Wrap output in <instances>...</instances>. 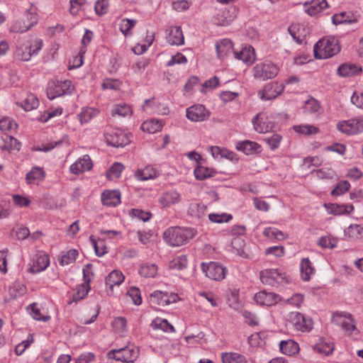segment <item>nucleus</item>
Returning a JSON list of instances; mask_svg holds the SVG:
<instances>
[{
    "mask_svg": "<svg viewBox=\"0 0 363 363\" xmlns=\"http://www.w3.org/2000/svg\"><path fill=\"white\" fill-rule=\"evenodd\" d=\"M151 326L155 330H161L166 333H171L174 330L172 324L166 319L161 318H155L151 323Z\"/></svg>",
    "mask_w": 363,
    "mask_h": 363,
    "instance_id": "nucleus-45",
    "label": "nucleus"
},
{
    "mask_svg": "<svg viewBox=\"0 0 363 363\" xmlns=\"http://www.w3.org/2000/svg\"><path fill=\"white\" fill-rule=\"evenodd\" d=\"M254 300L261 306H270L281 301V298L274 293L261 291L255 295Z\"/></svg>",
    "mask_w": 363,
    "mask_h": 363,
    "instance_id": "nucleus-19",
    "label": "nucleus"
},
{
    "mask_svg": "<svg viewBox=\"0 0 363 363\" xmlns=\"http://www.w3.org/2000/svg\"><path fill=\"white\" fill-rule=\"evenodd\" d=\"M139 356V350L135 346H129L118 350H113L108 352V359L121 362H133Z\"/></svg>",
    "mask_w": 363,
    "mask_h": 363,
    "instance_id": "nucleus-6",
    "label": "nucleus"
},
{
    "mask_svg": "<svg viewBox=\"0 0 363 363\" xmlns=\"http://www.w3.org/2000/svg\"><path fill=\"white\" fill-rule=\"evenodd\" d=\"M167 42L172 45H182L184 44V38L183 32L179 26L171 27L167 35Z\"/></svg>",
    "mask_w": 363,
    "mask_h": 363,
    "instance_id": "nucleus-30",
    "label": "nucleus"
},
{
    "mask_svg": "<svg viewBox=\"0 0 363 363\" xmlns=\"http://www.w3.org/2000/svg\"><path fill=\"white\" fill-rule=\"evenodd\" d=\"M288 30L293 39L298 44L304 42L311 33L308 24H291Z\"/></svg>",
    "mask_w": 363,
    "mask_h": 363,
    "instance_id": "nucleus-16",
    "label": "nucleus"
},
{
    "mask_svg": "<svg viewBox=\"0 0 363 363\" xmlns=\"http://www.w3.org/2000/svg\"><path fill=\"white\" fill-rule=\"evenodd\" d=\"M127 321L123 317H117L112 322V327L114 331L121 335L125 333Z\"/></svg>",
    "mask_w": 363,
    "mask_h": 363,
    "instance_id": "nucleus-57",
    "label": "nucleus"
},
{
    "mask_svg": "<svg viewBox=\"0 0 363 363\" xmlns=\"http://www.w3.org/2000/svg\"><path fill=\"white\" fill-rule=\"evenodd\" d=\"M143 109L148 113L167 115L169 113V108L166 104L154 99L145 100Z\"/></svg>",
    "mask_w": 363,
    "mask_h": 363,
    "instance_id": "nucleus-20",
    "label": "nucleus"
},
{
    "mask_svg": "<svg viewBox=\"0 0 363 363\" xmlns=\"http://www.w3.org/2000/svg\"><path fill=\"white\" fill-rule=\"evenodd\" d=\"M317 243L323 249H333L337 247L338 239L331 235H324L318 239Z\"/></svg>",
    "mask_w": 363,
    "mask_h": 363,
    "instance_id": "nucleus-48",
    "label": "nucleus"
},
{
    "mask_svg": "<svg viewBox=\"0 0 363 363\" xmlns=\"http://www.w3.org/2000/svg\"><path fill=\"white\" fill-rule=\"evenodd\" d=\"M350 188V184L347 181H342L332 190L331 194L335 196H340L347 191Z\"/></svg>",
    "mask_w": 363,
    "mask_h": 363,
    "instance_id": "nucleus-62",
    "label": "nucleus"
},
{
    "mask_svg": "<svg viewBox=\"0 0 363 363\" xmlns=\"http://www.w3.org/2000/svg\"><path fill=\"white\" fill-rule=\"evenodd\" d=\"M99 111L95 108L84 107L79 113L78 117L82 124L89 123L92 118L97 116Z\"/></svg>",
    "mask_w": 363,
    "mask_h": 363,
    "instance_id": "nucleus-40",
    "label": "nucleus"
},
{
    "mask_svg": "<svg viewBox=\"0 0 363 363\" xmlns=\"http://www.w3.org/2000/svg\"><path fill=\"white\" fill-rule=\"evenodd\" d=\"M304 11L309 16H315L328 6L326 0H313L310 3H304Z\"/></svg>",
    "mask_w": 363,
    "mask_h": 363,
    "instance_id": "nucleus-29",
    "label": "nucleus"
},
{
    "mask_svg": "<svg viewBox=\"0 0 363 363\" xmlns=\"http://www.w3.org/2000/svg\"><path fill=\"white\" fill-rule=\"evenodd\" d=\"M163 123L160 120L151 119L144 121L141 125V129L144 132L153 134L162 130Z\"/></svg>",
    "mask_w": 363,
    "mask_h": 363,
    "instance_id": "nucleus-38",
    "label": "nucleus"
},
{
    "mask_svg": "<svg viewBox=\"0 0 363 363\" xmlns=\"http://www.w3.org/2000/svg\"><path fill=\"white\" fill-rule=\"evenodd\" d=\"M254 130L259 133H267L275 128L273 115L268 112H260L252 118Z\"/></svg>",
    "mask_w": 363,
    "mask_h": 363,
    "instance_id": "nucleus-4",
    "label": "nucleus"
},
{
    "mask_svg": "<svg viewBox=\"0 0 363 363\" xmlns=\"http://www.w3.org/2000/svg\"><path fill=\"white\" fill-rule=\"evenodd\" d=\"M279 67L272 62L257 64L253 67V77L260 81H265L275 77L279 73Z\"/></svg>",
    "mask_w": 363,
    "mask_h": 363,
    "instance_id": "nucleus-5",
    "label": "nucleus"
},
{
    "mask_svg": "<svg viewBox=\"0 0 363 363\" xmlns=\"http://www.w3.org/2000/svg\"><path fill=\"white\" fill-rule=\"evenodd\" d=\"M345 234L352 238H359L363 237V226L360 225H350L346 230Z\"/></svg>",
    "mask_w": 363,
    "mask_h": 363,
    "instance_id": "nucleus-58",
    "label": "nucleus"
},
{
    "mask_svg": "<svg viewBox=\"0 0 363 363\" xmlns=\"http://www.w3.org/2000/svg\"><path fill=\"white\" fill-rule=\"evenodd\" d=\"M13 204L19 208L28 207L31 203V201L28 197L19 194H13L12 196Z\"/></svg>",
    "mask_w": 363,
    "mask_h": 363,
    "instance_id": "nucleus-61",
    "label": "nucleus"
},
{
    "mask_svg": "<svg viewBox=\"0 0 363 363\" xmlns=\"http://www.w3.org/2000/svg\"><path fill=\"white\" fill-rule=\"evenodd\" d=\"M334 348L335 345L333 342L325 338L320 339L319 341L313 346L315 351L326 356L331 354Z\"/></svg>",
    "mask_w": 363,
    "mask_h": 363,
    "instance_id": "nucleus-32",
    "label": "nucleus"
},
{
    "mask_svg": "<svg viewBox=\"0 0 363 363\" xmlns=\"http://www.w3.org/2000/svg\"><path fill=\"white\" fill-rule=\"evenodd\" d=\"M201 267L203 272L211 279L220 281L225 278V268L218 262L202 263Z\"/></svg>",
    "mask_w": 363,
    "mask_h": 363,
    "instance_id": "nucleus-14",
    "label": "nucleus"
},
{
    "mask_svg": "<svg viewBox=\"0 0 363 363\" xmlns=\"http://www.w3.org/2000/svg\"><path fill=\"white\" fill-rule=\"evenodd\" d=\"M155 39V32L154 31H147V35L145 39L144 44H138L133 48V51L135 53L138 55L143 54L145 52L147 48L152 45Z\"/></svg>",
    "mask_w": 363,
    "mask_h": 363,
    "instance_id": "nucleus-46",
    "label": "nucleus"
},
{
    "mask_svg": "<svg viewBox=\"0 0 363 363\" xmlns=\"http://www.w3.org/2000/svg\"><path fill=\"white\" fill-rule=\"evenodd\" d=\"M45 178V172L42 167H33L26 176V183L31 185H38Z\"/></svg>",
    "mask_w": 363,
    "mask_h": 363,
    "instance_id": "nucleus-25",
    "label": "nucleus"
},
{
    "mask_svg": "<svg viewBox=\"0 0 363 363\" xmlns=\"http://www.w3.org/2000/svg\"><path fill=\"white\" fill-rule=\"evenodd\" d=\"M108 144L113 147H123L129 144L130 138L127 133L116 130L107 137Z\"/></svg>",
    "mask_w": 363,
    "mask_h": 363,
    "instance_id": "nucleus-22",
    "label": "nucleus"
},
{
    "mask_svg": "<svg viewBox=\"0 0 363 363\" xmlns=\"http://www.w3.org/2000/svg\"><path fill=\"white\" fill-rule=\"evenodd\" d=\"M133 111L130 106L125 104H116L113 106L111 110V114L113 116H131Z\"/></svg>",
    "mask_w": 363,
    "mask_h": 363,
    "instance_id": "nucleus-51",
    "label": "nucleus"
},
{
    "mask_svg": "<svg viewBox=\"0 0 363 363\" xmlns=\"http://www.w3.org/2000/svg\"><path fill=\"white\" fill-rule=\"evenodd\" d=\"M210 115V111L202 104H194L186 109V116L192 122L206 121Z\"/></svg>",
    "mask_w": 363,
    "mask_h": 363,
    "instance_id": "nucleus-13",
    "label": "nucleus"
},
{
    "mask_svg": "<svg viewBox=\"0 0 363 363\" xmlns=\"http://www.w3.org/2000/svg\"><path fill=\"white\" fill-rule=\"evenodd\" d=\"M320 109V104L317 100L311 98L307 100L303 105V110L306 113H315Z\"/></svg>",
    "mask_w": 363,
    "mask_h": 363,
    "instance_id": "nucleus-60",
    "label": "nucleus"
},
{
    "mask_svg": "<svg viewBox=\"0 0 363 363\" xmlns=\"http://www.w3.org/2000/svg\"><path fill=\"white\" fill-rule=\"evenodd\" d=\"M90 241L94 248L96 255L98 257H102L107 253L108 250L105 245L104 239L99 238L98 240H95L92 236H91Z\"/></svg>",
    "mask_w": 363,
    "mask_h": 363,
    "instance_id": "nucleus-53",
    "label": "nucleus"
},
{
    "mask_svg": "<svg viewBox=\"0 0 363 363\" xmlns=\"http://www.w3.org/2000/svg\"><path fill=\"white\" fill-rule=\"evenodd\" d=\"M73 90L71 81L50 82L47 87V96L52 100L64 94H70Z\"/></svg>",
    "mask_w": 363,
    "mask_h": 363,
    "instance_id": "nucleus-7",
    "label": "nucleus"
},
{
    "mask_svg": "<svg viewBox=\"0 0 363 363\" xmlns=\"http://www.w3.org/2000/svg\"><path fill=\"white\" fill-rule=\"evenodd\" d=\"M232 218V215L226 213L208 214V219L215 223H228Z\"/></svg>",
    "mask_w": 363,
    "mask_h": 363,
    "instance_id": "nucleus-59",
    "label": "nucleus"
},
{
    "mask_svg": "<svg viewBox=\"0 0 363 363\" xmlns=\"http://www.w3.org/2000/svg\"><path fill=\"white\" fill-rule=\"evenodd\" d=\"M289 318L296 328L302 332H308L313 328V320L311 318L306 317L298 312H293L290 314Z\"/></svg>",
    "mask_w": 363,
    "mask_h": 363,
    "instance_id": "nucleus-17",
    "label": "nucleus"
},
{
    "mask_svg": "<svg viewBox=\"0 0 363 363\" xmlns=\"http://www.w3.org/2000/svg\"><path fill=\"white\" fill-rule=\"evenodd\" d=\"M158 272V267L153 263H144L141 264L139 273L142 277L146 278H154Z\"/></svg>",
    "mask_w": 363,
    "mask_h": 363,
    "instance_id": "nucleus-43",
    "label": "nucleus"
},
{
    "mask_svg": "<svg viewBox=\"0 0 363 363\" xmlns=\"http://www.w3.org/2000/svg\"><path fill=\"white\" fill-rule=\"evenodd\" d=\"M339 131L347 135H356L363 132V118H352L340 121L337 124Z\"/></svg>",
    "mask_w": 363,
    "mask_h": 363,
    "instance_id": "nucleus-9",
    "label": "nucleus"
},
{
    "mask_svg": "<svg viewBox=\"0 0 363 363\" xmlns=\"http://www.w3.org/2000/svg\"><path fill=\"white\" fill-rule=\"evenodd\" d=\"M90 289L89 284L83 283L77 285L74 289L72 295V300L74 302H77L83 299L88 294Z\"/></svg>",
    "mask_w": 363,
    "mask_h": 363,
    "instance_id": "nucleus-42",
    "label": "nucleus"
},
{
    "mask_svg": "<svg viewBox=\"0 0 363 363\" xmlns=\"http://www.w3.org/2000/svg\"><path fill=\"white\" fill-rule=\"evenodd\" d=\"M340 51V45L338 40L331 36L320 39L313 47L314 56L319 60L330 58Z\"/></svg>",
    "mask_w": 363,
    "mask_h": 363,
    "instance_id": "nucleus-3",
    "label": "nucleus"
},
{
    "mask_svg": "<svg viewBox=\"0 0 363 363\" xmlns=\"http://www.w3.org/2000/svg\"><path fill=\"white\" fill-rule=\"evenodd\" d=\"M125 279V276L119 270H113L106 279V284L110 288H113L114 286L121 285Z\"/></svg>",
    "mask_w": 363,
    "mask_h": 363,
    "instance_id": "nucleus-39",
    "label": "nucleus"
},
{
    "mask_svg": "<svg viewBox=\"0 0 363 363\" xmlns=\"http://www.w3.org/2000/svg\"><path fill=\"white\" fill-rule=\"evenodd\" d=\"M216 50L218 58L223 60L231 53L234 54L233 42L229 39H222L216 42Z\"/></svg>",
    "mask_w": 363,
    "mask_h": 363,
    "instance_id": "nucleus-24",
    "label": "nucleus"
},
{
    "mask_svg": "<svg viewBox=\"0 0 363 363\" xmlns=\"http://www.w3.org/2000/svg\"><path fill=\"white\" fill-rule=\"evenodd\" d=\"M195 235V230L189 228L171 227L163 234L165 242L172 247H179L186 244Z\"/></svg>",
    "mask_w": 363,
    "mask_h": 363,
    "instance_id": "nucleus-2",
    "label": "nucleus"
},
{
    "mask_svg": "<svg viewBox=\"0 0 363 363\" xmlns=\"http://www.w3.org/2000/svg\"><path fill=\"white\" fill-rule=\"evenodd\" d=\"M159 175V172L151 166H147L143 169H137L134 173L135 179L140 182L155 179Z\"/></svg>",
    "mask_w": 363,
    "mask_h": 363,
    "instance_id": "nucleus-28",
    "label": "nucleus"
},
{
    "mask_svg": "<svg viewBox=\"0 0 363 363\" xmlns=\"http://www.w3.org/2000/svg\"><path fill=\"white\" fill-rule=\"evenodd\" d=\"M43 47V41L38 38H33L24 43H18L13 51V58L21 62H28L31 57L39 54Z\"/></svg>",
    "mask_w": 363,
    "mask_h": 363,
    "instance_id": "nucleus-1",
    "label": "nucleus"
},
{
    "mask_svg": "<svg viewBox=\"0 0 363 363\" xmlns=\"http://www.w3.org/2000/svg\"><path fill=\"white\" fill-rule=\"evenodd\" d=\"M300 272L301 279L308 281L315 273V269L308 258H303L300 263Z\"/></svg>",
    "mask_w": 363,
    "mask_h": 363,
    "instance_id": "nucleus-33",
    "label": "nucleus"
},
{
    "mask_svg": "<svg viewBox=\"0 0 363 363\" xmlns=\"http://www.w3.org/2000/svg\"><path fill=\"white\" fill-rule=\"evenodd\" d=\"M50 265V257L44 252H38L28 264V272L31 274L40 273Z\"/></svg>",
    "mask_w": 363,
    "mask_h": 363,
    "instance_id": "nucleus-11",
    "label": "nucleus"
},
{
    "mask_svg": "<svg viewBox=\"0 0 363 363\" xmlns=\"http://www.w3.org/2000/svg\"><path fill=\"white\" fill-rule=\"evenodd\" d=\"M17 123L9 117L0 118V130L5 133L14 132L17 128Z\"/></svg>",
    "mask_w": 363,
    "mask_h": 363,
    "instance_id": "nucleus-52",
    "label": "nucleus"
},
{
    "mask_svg": "<svg viewBox=\"0 0 363 363\" xmlns=\"http://www.w3.org/2000/svg\"><path fill=\"white\" fill-rule=\"evenodd\" d=\"M101 201L104 206H116L121 203V194L118 190H106L101 194Z\"/></svg>",
    "mask_w": 363,
    "mask_h": 363,
    "instance_id": "nucleus-27",
    "label": "nucleus"
},
{
    "mask_svg": "<svg viewBox=\"0 0 363 363\" xmlns=\"http://www.w3.org/2000/svg\"><path fill=\"white\" fill-rule=\"evenodd\" d=\"M332 320L335 325L341 327L346 333L350 334L355 330V325L351 315L347 313H334Z\"/></svg>",
    "mask_w": 363,
    "mask_h": 363,
    "instance_id": "nucleus-15",
    "label": "nucleus"
},
{
    "mask_svg": "<svg viewBox=\"0 0 363 363\" xmlns=\"http://www.w3.org/2000/svg\"><path fill=\"white\" fill-rule=\"evenodd\" d=\"M284 86L277 82L266 84L263 88L258 91L257 96L262 101L275 99L284 91Z\"/></svg>",
    "mask_w": 363,
    "mask_h": 363,
    "instance_id": "nucleus-10",
    "label": "nucleus"
},
{
    "mask_svg": "<svg viewBox=\"0 0 363 363\" xmlns=\"http://www.w3.org/2000/svg\"><path fill=\"white\" fill-rule=\"evenodd\" d=\"M213 174V172L211 169L202 165H198L194 169L195 177L199 180H203L208 177H212Z\"/></svg>",
    "mask_w": 363,
    "mask_h": 363,
    "instance_id": "nucleus-56",
    "label": "nucleus"
},
{
    "mask_svg": "<svg viewBox=\"0 0 363 363\" xmlns=\"http://www.w3.org/2000/svg\"><path fill=\"white\" fill-rule=\"evenodd\" d=\"M39 105V101L35 95L33 94H28L27 96L21 102V107L26 111H30L36 108Z\"/></svg>",
    "mask_w": 363,
    "mask_h": 363,
    "instance_id": "nucleus-47",
    "label": "nucleus"
},
{
    "mask_svg": "<svg viewBox=\"0 0 363 363\" xmlns=\"http://www.w3.org/2000/svg\"><path fill=\"white\" fill-rule=\"evenodd\" d=\"M351 102L357 108L363 110V91H354L351 96Z\"/></svg>",
    "mask_w": 363,
    "mask_h": 363,
    "instance_id": "nucleus-64",
    "label": "nucleus"
},
{
    "mask_svg": "<svg viewBox=\"0 0 363 363\" xmlns=\"http://www.w3.org/2000/svg\"><path fill=\"white\" fill-rule=\"evenodd\" d=\"M124 166L121 163L116 162L106 172V177L111 180L116 179L121 177Z\"/></svg>",
    "mask_w": 363,
    "mask_h": 363,
    "instance_id": "nucleus-55",
    "label": "nucleus"
},
{
    "mask_svg": "<svg viewBox=\"0 0 363 363\" xmlns=\"http://www.w3.org/2000/svg\"><path fill=\"white\" fill-rule=\"evenodd\" d=\"M92 162L90 157L87 155H83L77 159L69 167V171L74 174H79L84 172L89 171L92 168Z\"/></svg>",
    "mask_w": 363,
    "mask_h": 363,
    "instance_id": "nucleus-18",
    "label": "nucleus"
},
{
    "mask_svg": "<svg viewBox=\"0 0 363 363\" xmlns=\"http://www.w3.org/2000/svg\"><path fill=\"white\" fill-rule=\"evenodd\" d=\"M187 266V258L185 255H179L172 259L169 263V267L172 269L182 270Z\"/></svg>",
    "mask_w": 363,
    "mask_h": 363,
    "instance_id": "nucleus-54",
    "label": "nucleus"
},
{
    "mask_svg": "<svg viewBox=\"0 0 363 363\" xmlns=\"http://www.w3.org/2000/svg\"><path fill=\"white\" fill-rule=\"evenodd\" d=\"M263 235L271 240H284L288 238L287 235L274 227H268L264 228Z\"/></svg>",
    "mask_w": 363,
    "mask_h": 363,
    "instance_id": "nucleus-41",
    "label": "nucleus"
},
{
    "mask_svg": "<svg viewBox=\"0 0 363 363\" xmlns=\"http://www.w3.org/2000/svg\"><path fill=\"white\" fill-rule=\"evenodd\" d=\"M235 148L247 155L259 154L262 151L261 145L251 140L238 141L235 144Z\"/></svg>",
    "mask_w": 363,
    "mask_h": 363,
    "instance_id": "nucleus-23",
    "label": "nucleus"
},
{
    "mask_svg": "<svg viewBox=\"0 0 363 363\" xmlns=\"http://www.w3.org/2000/svg\"><path fill=\"white\" fill-rule=\"evenodd\" d=\"M96 360V355L93 352H84L76 359V363H92Z\"/></svg>",
    "mask_w": 363,
    "mask_h": 363,
    "instance_id": "nucleus-63",
    "label": "nucleus"
},
{
    "mask_svg": "<svg viewBox=\"0 0 363 363\" xmlns=\"http://www.w3.org/2000/svg\"><path fill=\"white\" fill-rule=\"evenodd\" d=\"M182 196L179 192L176 190L164 191L159 199V203L163 208H169L171 206L179 203Z\"/></svg>",
    "mask_w": 363,
    "mask_h": 363,
    "instance_id": "nucleus-21",
    "label": "nucleus"
},
{
    "mask_svg": "<svg viewBox=\"0 0 363 363\" xmlns=\"http://www.w3.org/2000/svg\"><path fill=\"white\" fill-rule=\"evenodd\" d=\"M79 253L77 250H69L66 252H62L60 264L62 266L70 264L75 262Z\"/></svg>",
    "mask_w": 363,
    "mask_h": 363,
    "instance_id": "nucleus-49",
    "label": "nucleus"
},
{
    "mask_svg": "<svg viewBox=\"0 0 363 363\" xmlns=\"http://www.w3.org/2000/svg\"><path fill=\"white\" fill-rule=\"evenodd\" d=\"M261 281L266 285L276 286L287 281L285 273L277 269H266L259 274Z\"/></svg>",
    "mask_w": 363,
    "mask_h": 363,
    "instance_id": "nucleus-8",
    "label": "nucleus"
},
{
    "mask_svg": "<svg viewBox=\"0 0 363 363\" xmlns=\"http://www.w3.org/2000/svg\"><path fill=\"white\" fill-rule=\"evenodd\" d=\"M362 72V67L353 63L342 64L337 69V73L342 77H352L357 75Z\"/></svg>",
    "mask_w": 363,
    "mask_h": 363,
    "instance_id": "nucleus-31",
    "label": "nucleus"
},
{
    "mask_svg": "<svg viewBox=\"0 0 363 363\" xmlns=\"http://www.w3.org/2000/svg\"><path fill=\"white\" fill-rule=\"evenodd\" d=\"M358 21L359 16L352 12L342 11L332 17V23H356Z\"/></svg>",
    "mask_w": 363,
    "mask_h": 363,
    "instance_id": "nucleus-37",
    "label": "nucleus"
},
{
    "mask_svg": "<svg viewBox=\"0 0 363 363\" xmlns=\"http://www.w3.org/2000/svg\"><path fill=\"white\" fill-rule=\"evenodd\" d=\"M221 359L223 363H247L246 358L237 352H223Z\"/></svg>",
    "mask_w": 363,
    "mask_h": 363,
    "instance_id": "nucleus-44",
    "label": "nucleus"
},
{
    "mask_svg": "<svg viewBox=\"0 0 363 363\" xmlns=\"http://www.w3.org/2000/svg\"><path fill=\"white\" fill-rule=\"evenodd\" d=\"M281 352L288 356H292L298 353L299 346L298 343L292 340H281L279 342Z\"/></svg>",
    "mask_w": 363,
    "mask_h": 363,
    "instance_id": "nucleus-36",
    "label": "nucleus"
},
{
    "mask_svg": "<svg viewBox=\"0 0 363 363\" xmlns=\"http://www.w3.org/2000/svg\"><path fill=\"white\" fill-rule=\"evenodd\" d=\"M293 129L296 133L306 135H315L319 132L318 128L308 124L296 125Z\"/></svg>",
    "mask_w": 363,
    "mask_h": 363,
    "instance_id": "nucleus-50",
    "label": "nucleus"
},
{
    "mask_svg": "<svg viewBox=\"0 0 363 363\" xmlns=\"http://www.w3.org/2000/svg\"><path fill=\"white\" fill-rule=\"evenodd\" d=\"M28 310L29 314L35 320L46 322L50 318V315L38 303H34L31 304L28 308Z\"/></svg>",
    "mask_w": 363,
    "mask_h": 363,
    "instance_id": "nucleus-34",
    "label": "nucleus"
},
{
    "mask_svg": "<svg viewBox=\"0 0 363 363\" xmlns=\"http://www.w3.org/2000/svg\"><path fill=\"white\" fill-rule=\"evenodd\" d=\"M234 56L236 59L249 64H252L255 59V50L251 46L243 48L239 52H235Z\"/></svg>",
    "mask_w": 363,
    "mask_h": 363,
    "instance_id": "nucleus-35",
    "label": "nucleus"
},
{
    "mask_svg": "<svg viewBox=\"0 0 363 363\" xmlns=\"http://www.w3.org/2000/svg\"><path fill=\"white\" fill-rule=\"evenodd\" d=\"M179 299V298L177 294H168L161 291H155L149 297L150 304L162 306L176 303Z\"/></svg>",
    "mask_w": 363,
    "mask_h": 363,
    "instance_id": "nucleus-12",
    "label": "nucleus"
},
{
    "mask_svg": "<svg viewBox=\"0 0 363 363\" xmlns=\"http://www.w3.org/2000/svg\"><path fill=\"white\" fill-rule=\"evenodd\" d=\"M324 206L329 214L335 216L349 214L354 210L352 204L325 203Z\"/></svg>",
    "mask_w": 363,
    "mask_h": 363,
    "instance_id": "nucleus-26",
    "label": "nucleus"
}]
</instances>
